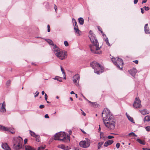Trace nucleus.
Returning <instances> with one entry per match:
<instances>
[{
    "instance_id": "ddd939ff",
    "label": "nucleus",
    "mask_w": 150,
    "mask_h": 150,
    "mask_svg": "<svg viewBox=\"0 0 150 150\" xmlns=\"http://www.w3.org/2000/svg\"><path fill=\"white\" fill-rule=\"evenodd\" d=\"M2 147L3 149L5 150H11L7 143L3 144Z\"/></svg>"
},
{
    "instance_id": "49530a36",
    "label": "nucleus",
    "mask_w": 150,
    "mask_h": 150,
    "mask_svg": "<svg viewBox=\"0 0 150 150\" xmlns=\"http://www.w3.org/2000/svg\"><path fill=\"white\" fill-rule=\"evenodd\" d=\"M120 144L119 143H117L116 145V146L117 148L118 149L119 148L120 146Z\"/></svg>"
},
{
    "instance_id": "4d7b16f0",
    "label": "nucleus",
    "mask_w": 150,
    "mask_h": 150,
    "mask_svg": "<svg viewBox=\"0 0 150 150\" xmlns=\"http://www.w3.org/2000/svg\"><path fill=\"white\" fill-rule=\"evenodd\" d=\"M147 0H143L142 2V4H143L144 3H145L147 1Z\"/></svg>"
},
{
    "instance_id": "0e129e2a",
    "label": "nucleus",
    "mask_w": 150,
    "mask_h": 150,
    "mask_svg": "<svg viewBox=\"0 0 150 150\" xmlns=\"http://www.w3.org/2000/svg\"><path fill=\"white\" fill-rule=\"evenodd\" d=\"M70 93L71 94H75L74 93V92L73 91H71V93Z\"/></svg>"
},
{
    "instance_id": "69168bd1",
    "label": "nucleus",
    "mask_w": 150,
    "mask_h": 150,
    "mask_svg": "<svg viewBox=\"0 0 150 150\" xmlns=\"http://www.w3.org/2000/svg\"><path fill=\"white\" fill-rule=\"evenodd\" d=\"M69 134L71 135V133H72L71 131L70 130L69 131Z\"/></svg>"
},
{
    "instance_id": "473e14b6",
    "label": "nucleus",
    "mask_w": 150,
    "mask_h": 150,
    "mask_svg": "<svg viewBox=\"0 0 150 150\" xmlns=\"http://www.w3.org/2000/svg\"><path fill=\"white\" fill-rule=\"evenodd\" d=\"M103 144V142H99L98 144V149H100L101 146H102Z\"/></svg>"
},
{
    "instance_id": "a878e982",
    "label": "nucleus",
    "mask_w": 150,
    "mask_h": 150,
    "mask_svg": "<svg viewBox=\"0 0 150 150\" xmlns=\"http://www.w3.org/2000/svg\"><path fill=\"white\" fill-rule=\"evenodd\" d=\"M87 100L88 101V102L89 103H91L92 104V105H93V107H97L98 106V104L97 103H96V102L93 103V102H91L90 101L88 100Z\"/></svg>"
},
{
    "instance_id": "e2e57ef3",
    "label": "nucleus",
    "mask_w": 150,
    "mask_h": 150,
    "mask_svg": "<svg viewBox=\"0 0 150 150\" xmlns=\"http://www.w3.org/2000/svg\"><path fill=\"white\" fill-rule=\"evenodd\" d=\"M144 150H150V149L147 148H143Z\"/></svg>"
},
{
    "instance_id": "58836bf2",
    "label": "nucleus",
    "mask_w": 150,
    "mask_h": 150,
    "mask_svg": "<svg viewBox=\"0 0 150 150\" xmlns=\"http://www.w3.org/2000/svg\"><path fill=\"white\" fill-rule=\"evenodd\" d=\"M60 67H61V70L62 71V72L63 74H65V73L64 71V69L61 66H60Z\"/></svg>"
},
{
    "instance_id": "5701e85b",
    "label": "nucleus",
    "mask_w": 150,
    "mask_h": 150,
    "mask_svg": "<svg viewBox=\"0 0 150 150\" xmlns=\"http://www.w3.org/2000/svg\"><path fill=\"white\" fill-rule=\"evenodd\" d=\"M144 122H148L150 121V116L149 115L146 116L144 118Z\"/></svg>"
},
{
    "instance_id": "680f3d73",
    "label": "nucleus",
    "mask_w": 150,
    "mask_h": 150,
    "mask_svg": "<svg viewBox=\"0 0 150 150\" xmlns=\"http://www.w3.org/2000/svg\"><path fill=\"white\" fill-rule=\"evenodd\" d=\"M113 127H115V122L113 121Z\"/></svg>"
},
{
    "instance_id": "13d9d810",
    "label": "nucleus",
    "mask_w": 150,
    "mask_h": 150,
    "mask_svg": "<svg viewBox=\"0 0 150 150\" xmlns=\"http://www.w3.org/2000/svg\"><path fill=\"white\" fill-rule=\"evenodd\" d=\"M45 118H49V117L48 115V114H46L45 116Z\"/></svg>"
},
{
    "instance_id": "4468645a",
    "label": "nucleus",
    "mask_w": 150,
    "mask_h": 150,
    "mask_svg": "<svg viewBox=\"0 0 150 150\" xmlns=\"http://www.w3.org/2000/svg\"><path fill=\"white\" fill-rule=\"evenodd\" d=\"M11 128L6 127L4 126L0 125V130L4 131H10Z\"/></svg>"
},
{
    "instance_id": "6e6d98bb",
    "label": "nucleus",
    "mask_w": 150,
    "mask_h": 150,
    "mask_svg": "<svg viewBox=\"0 0 150 150\" xmlns=\"http://www.w3.org/2000/svg\"><path fill=\"white\" fill-rule=\"evenodd\" d=\"M149 9V8L148 7H145V10L148 11Z\"/></svg>"
},
{
    "instance_id": "7ed1b4c3",
    "label": "nucleus",
    "mask_w": 150,
    "mask_h": 150,
    "mask_svg": "<svg viewBox=\"0 0 150 150\" xmlns=\"http://www.w3.org/2000/svg\"><path fill=\"white\" fill-rule=\"evenodd\" d=\"M53 52L56 56L61 60L65 59L67 57V52L61 50L57 46H55Z\"/></svg>"
},
{
    "instance_id": "b1692460",
    "label": "nucleus",
    "mask_w": 150,
    "mask_h": 150,
    "mask_svg": "<svg viewBox=\"0 0 150 150\" xmlns=\"http://www.w3.org/2000/svg\"><path fill=\"white\" fill-rule=\"evenodd\" d=\"M100 139L104 140H105L107 138V137L103 136V132H100Z\"/></svg>"
},
{
    "instance_id": "39448f33",
    "label": "nucleus",
    "mask_w": 150,
    "mask_h": 150,
    "mask_svg": "<svg viewBox=\"0 0 150 150\" xmlns=\"http://www.w3.org/2000/svg\"><path fill=\"white\" fill-rule=\"evenodd\" d=\"M91 66L94 69V72L97 74H99L100 72L102 73L103 71L104 68L99 64L96 62H93L91 64Z\"/></svg>"
},
{
    "instance_id": "a18cd8bd",
    "label": "nucleus",
    "mask_w": 150,
    "mask_h": 150,
    "mask_svg": "<svg viewBox=\"0 0 150 150\" xmlns=\"http://www.w3.org/2000/svg\"><path fill=\"white\" fill-rule=\"evenodd\" d=\"M72 21L73 24H75V23H77L76 20L73 18H72Z\"/></svg>"
},
{
    "instance_id": "f704fd0d",
    "label": "nucleus",
    "mask_w": 150,
    "mask_h": 150,
    "mask_svg": "<svg viewBox=\"0 0 150 150\" xmlns=\"http://www.w3.org/2000/svg\"><path fill=\"white\" fill-rule=\"evenodd\" d=\"M129 136H130V135H133L134 136V137H137V135L135 134L134 133V132H131V133H130L129 134Z\"/></svg>"
},
{
    "instance_id": "c03bdc74",
    "label": "nucleus",
    "mask_w": 150,
    "mask_h": 150,
    "mask_svg": "<svg viewBox=\"0 0 150 150\" xmlns=\"http://www.w3.org/2000/svg\"><path fill=\"white\" fill-rule=\"evenodd\" d=\"M72 21L73 24H75V23H77L76 20L73 18H72Z\"/></svg>"
},
{
    "instance_id": "5fc2aeb1",
    "label": "nucleus",
    "mask_w": 150,
    "mask_h": 150,
    "mask_svg": "<svg viewBox=\"0 0 150 150\" xmlns=\"http://www.w3.org/2000/svg\"><path fill=\"white\" fill-rule=\"evenodd\" d=\"M141 13L143 14L144 13V10H143V8H141Z\"/></svg>"
},
{
    "instance_id": "79ce46f5",
    "label": "nucleus",
    "mask_w": 150,
    "mask_h": 150,
    "mask_svg": "<svg viewBox=\"0 0 150 150\" xmlns=\"http://www.w3.org/2000/svg\"><path fill=\"white\" fill-rule=\"evenodd\" d=\"M11 83V81L10 80H8L6 82V84L8 86L10 85Z\"/></svg>"
},
{
    "instance_id": "2f4dec72",
    "label": "nucleus",
    "mask_w": 150,
    "mask_h": 150,
    "mask_svg": "<svg viewBox=\"0 0 150 150\" xmlns=\"http://www.w3.org/2000/svg\"><path fill=\"white\" fill-rule=\"evenodd\" d=\"M97 28L98 30L101 33L103 34V35L104 36V33L103 32L102 28L99 26H98Z\"/></svg>"
},
{
    "instance_id": "a211bd4d",
    "label": "nucleus",
    "mask_w": 150,
    "mask_h": 150,
    "mask_svg": "<svg viewBox=\"0 0 150 150\" xmlns=\"http://www.w3.org/2000/svg\"><path fill=\"white\" fill-rule=\"evenodd\" d=\"M140 112L143 115L147 114L149 113V112L146 109H144L142 110H140Z\"/></svg>"
},
{
    "instance_id": "c9c22d12",
    "label": "nucleus",
    "mask_w": 150,
    "mask_h": 150,
    "mask_svg": "<svg viewBox=\"0 0 150 150\" xmlns=\"http://www.w3.org/2000/svg\"><path fill=\"white\" fill-rule=\"evenodd\" d=\"M145 129L147 131L149 132L150 131V127H149V126L146 127H145Z\"/></svg>"
},
{
    "instance_id": "423d86ee",
    "label": "nucleus",
    "mask_w": 150,
    "mask_h": 150,
    "mask_svg": "<svg viewBox=\"0 0 150 150\" xmlns=\"http://www.w3.org/2000/svg\"><path fill=\"white\" fill-rule=\"evenodd\" d=\"M113 63L120 69H123V62L122 59L118 57H116L115 58L113 57Z\"/></svg>"
},
{
    "instance_id": "f8f14e48",
    "label": "nucleus",
    "mask_w": 150,
    "mask_h": 150,
    "mask_svg": "<svg viewBox=\"0 0 150 150\" xmlns=\"http://www.w3.org/2000/svg\"><path fill=\"white\" fill-rule=\"evenodd\" d=\"M5 107L6 103L4 101L2 104L1 109L0 110V111L1 112L4 113L6 111Z\"/></svg>"
},
{
    "instance_id": "1a4fd4ad",
    "label": "nucleus",
    "mask_w": 150,
    "mask_h": 150,
    "mask_svg": "<svg viewBox=\"0 0 150 150\" xmlns=\"http://www.w3.org/2000/svg\"><path fill=\"white\" fill-rule=\"evenodd\" d=\"M141 102L139 98H136L133 104V106L135 108H139L141 107Z\"/></svg>"
},
{
    "instance_id": "f257e3e1",
    "label": "nucleus",
    "mask_w": 150,
    "mask_h": 150,
    "mask_svg": "<svg viewBox=\"0 0 150 150\" xmlns=\"http://www.w3.org/2000/svg\"><path fill=\"white\" fill-rule=\"evenodd\" d=\"M88 37L91 42L93 44V45H91L89 46L92 52L95 54H101L102 51L100 50L101 47H99V43L95 36V35L90 31Z\"/></svg>"
},
{
    "instance_id": "20e7f679",
    "label": "nucleus",
    "mask_w": 150,
    "mask_h": 150,
    "mask_svg": "<svg viewBox=\"0 0 150 150\" xmlns=\"http://www.w3.org/2000/svg\"><path fill=\"white\" fill-rule=\"evenodd\" d=\"M54 139L62 141L65 142L67 140H70V137L67 135L64 132H59L55 135Z\"/></svg>"
},
{
    "instance_id": "72a5a7b5",
    "label": "nucleus",
    "mask_w": 150,
    "mask_h": 150,
    "mask_svg": "<svg viewBox=\"0 0 150 150\" xmlns=\"http://www.w3.org/2000/svg\"><path fill=\"white\" fill-rule=\"evenodd\" d=\"M73 24V25L74 27V30H75V28H76V29L77 28V29L79 28L77 23H75V24Z\"/></svg>"
},
{
    "instance_id": "c756f323",
    "label": "nucleus",
    "mask_w": 150,
    "mask_h": 150,
    "mask_svg": "<svg viewBox=\"0 0 150 150\" xmlns=\"http://www.w3.org/2000/svg\"><path fill=\"white\" fill-rule=\"evenodd\" d=\"M54 79L57 80V81H59L60 82L62 81V80L61 79L60 77H59L58 76H56L55 78Z\"/></svg>"
},
{
    "instance_id": "7c9ffc66",
    "label": "nucleus",
    "mask_w": 150,
    "mask_h": 150,
    "mask_svg": "<svg viewBox=\"0 0 150 150\" xmlns=\"http://www.w3.org/2000/svg\"><path fill=\"white\" fill-rule=\"evenodd\" d=\"M104 40L106 42V43L107 45H110V44L108 41V38H104Z\"/></svg>"
},
{
    "instance_id": "4c0bfd02",
    "label": "nucleus",
    "mask_w": 150,
    "mask_h": 150,
    "mask_svg": "<svg viewBox=\"0 0 150 150\" xmlns=\"http://www.w3.org/2000/svg\"><path fill=\"white\" fill-rule=\"evenodd\" d=\"M64 43L65 45L67 47V46H68L69 44H68L67 41H64Z\"/></svg>"
},
{
    "instance_id": "6ab92c4d",
    "label": "nucleus",
    "mask_w": 150,
    "mask_h": 150,
    "mask_svg": "<svg viewBox=\"0 0 150 150\" xmlns=\"http://www.w3.org/2000/svg\"><path fill=\"white\" fill-rule=\"evenodd\" d=\"M74 30L77 36H79L81 35V32L79 30V28L77 29L75 28Z\"/></svg>"
},
{
    "instance_id": "09e8293b",
    "label": "nucleus",
    "mask_w": 150,
    "mask_h": 150,
    "mask_svg": "<svg viewBox=\"0 0 150 150\" xmlns=\"http://www.w3.org/2000/svg\"><path fill=\"white\" fill-rule=\"evenodd\" d=\"M81 110L82 111V115H83L84 116H85L86 115V114L83 111V110L81 109Z\"/></svg>"
},
{
    "instance_id": "3c124183",
    "label": "nucleus",
    "mask_w": 150,
    "mask_h": 150,
    "mask_svg": "<svg viewBox=\"0 0 150 150\" xmlns=\"http://www.w3.org/2000/svg\"><path fill=\"white\" fill-rule=\"evenodd\" d=\"M45 100H47V96L46 94H45Z\"/></svg>"
},
{
    "instance_id": "2eb2a0df",
    "label": "nucleus",
    "mask_w": 150,
    "mask_h": 150,
    "mask_svg": "<svg viewBox=\"0 0 150 150\" xmlns=\"http://www.w3.org/2000/svg\"><path fill=\"white\" fill-rule=\"evenodd\" d=\"M148 24H146L144 26V30L145 33L146 34H150V30L148 27Z\"/></svg>"
},
{
    "instance_id": "4be33fe9",
    "label": "nucleus",
    "mask_w": 150,
    "mask_h": 150,
    "mask_svg": "<svg viewBox=\"0 0 150 150\" xmlns=\"http://www.w3.org/2000/svg\"><path fill=\"white\" fill-rule=\"evenodd\" d=\"M137 141L140 144L142 145H145V142L144 141L142 140L139 139H138L137 140Z\"/></svg>"
},
{
    "instance_id": "dca6fc26",
    "label": "nucleus",
    "mask_w": 150,
    "mask_h": 150,
    "mask_svg": "<svg viewBox=\"0 0 150 150\" xmlns=\"http://www.w3.org/2000/svg\"><path fill=\"white\" fill-rule=\"evenodd\" d=\"M46 41L50 45H51L54 46L53 48V51L54 50V47H55V46H57L56 45H54V44L53 41L52 40H51L50 39H47L46 40Z\"/></svg>"
},
{
    "instance_id": "c85d7f7f",
    "label": "nucleus",
    "mask_w": 150,
    "mask_h": 150,
    "mask_svg": "<svg viewBox=\"0 0 150 150\" xmlns=\"http://www.w3.org/2000/svg\"><path fill=\"white\" fill-rule=\"evenodd\" d=\"M35 137L36 139V141L38 142H40V137L39 135H36Z\"/></svg>"
},
{
    "instance_id": "de8ad7c7",
    "label": "nucleus",
    "mask_w": 150,
    "mask_h": 150,
    "mask_svg": "<svg viewBox=\"0 0 150 150\" xmlns=\"http://www.w3.org/2000/svg\"><path fill=\"white\" fill-rule=\"evenodd\" d=\"M44 107H45L44 105H41L39 106V108L41 109L43 108H44Z\"/></svg>"
},
{
    "instance_id": "e433bc0d",
    "label": "nucleus",
    "mask_w": 150,
    "mask_h": 150,
    "mask_svg": "<svg viewBox=\"0 0 150 150\" xmlns=\"http://www.w3.org/2000/svg\"><path fill=\"white\" fill-rule=\"evenodd\" d=\"M45 147L44 146H41L39 147L38 149V150H43L45 148Z\"/></svg>"
},
{
    "instance_id": "338daca9",
    "label": "nucleus",
    "mask_w": 150,
    "mask_h": 150,
    "mask_svg": "<svg viewBox=\"0 0 150 150\" xmlns=\"http://www.w3.org/2000/svg\"><path fill=\"white\" fill-rule=\"evenodd\" d=\"M42 95H43L45 94V92L44 91H43L42 92Z\"/></svg>"
},
{
    "instance_id": "6e6552de",
    "label": "nucleus",
    "mask_w": 150,
    "mask_h": 150,
    "mask_svg": "<svg viewBox=\"0 0 150 150\" xmlns=\"http://www.w3.org/2000/svg\"><path fill=\"white\" fill-rule=\"evenodd\" d=\"M90 145L89 141H81L79 143L80 146L83 148H86L89 146Z\"/></svg>"
},
{
    "instance_id": "9b49d317",
    "label": "nucleus",
    "mask_w": 150,
    "mask_h": 150,
    "mask_svg": "<svg viewBox=\"0 0 150 150\" xmlns=\"http://www.w3.org/2000/svg\"><path fill=\"white\" fill-rule=\"evenodd\" d=\"M129 71L132 76H134L137 73V71L135 68H134L131 70Z\"/></svg>"
},
{
    "instance_id": "0eeeda50",
    "label": "nucleus",
    "mask_w": 150,
    "mask_h": 150,
    "mask_svg": "<svg viewBox=\"0 0 150 150\" xmlns=\"http://www.w3.org/2000/svg\"><path fill=\"white\" fill-rule=\"evenodd\" d=\"M18 144L16 145L14 144L13 145L14 148L16 149H18L21 148L22 143L23 142V139L21 137L18 138Z\"/></svg>"
},
{
    "instance_id": "f3484780",
    "label": "nucleus",
    "mask_w": 150,
    "mask_h": 150,
    "mask_svg": "<svg viewBox=\"0 0 150 150\" xmlns=\"http://www.w3.org/2000/svg\"><path fill=\"white\" fill-rule=\"evenodd\" d=\"M112 143V140H108L105 142V143L104 144V146L105 147H107L108 146L111 144Z\"/></svg>"
},
{
    "instance_id": "ea45409f",
    "label": "nucleus",
    "mask_w": 150,
    "mask_h": 150,
    "mask_svg": "<svg viewBox=\"0 0 150 150\" xmlns=\"http://www.w3.org/2000/svg\"><path fill=\"white\" fill-rule=\"evenodd\" d=\"M11 128V130L10 131H9V132H10L12 134H13L15 133V132L14 131H13V130L14 129V128Z\"/></svg>"
},
{
    "instance_id": "864d4df0",
    "label": "nucleus",
    "mask_w": 150,
    "mask_h": 150,
    "mask_svg": "<svg viewBox=\"0 0 150 150\" xmlns=\"http://www.w3.org/2000/svg\"><path fill=\"white\" fill-rule=\"evenodd\" d=\"M138 0H134V4H137L138 2Z\"/></svg>"
},
{
    "instance_id": "603ef678",
    "label": "nucleus",
    "mask_w": 150,
    "mask_h": 150,
    "mask_svg": "<svg viewBox=\"0 0 150 150\" xmlns=\"http://www.w3.org/2000/svg\"><path fill=\"white\" fill-rule=\"evenodd\" d=\"M107 138L108 139H112V136H109Z\"/></svg>"
},
{
    "instance_id": "37998d69",
    "label": "nucleus",
    "mask_w": 150,
    "mask_h": 150,
    "mask_svg": "<svg viewBox=\"0 0 150 150\" xmlns=\"http://www.w3.org/2000/svg\"><path fill=\"white\" fill-rule=\"evenodd\" d=\"M54 8L55 11L56 12H57V7L55 4L54 5Z\"/></svg>"
},
{
    "instance_id": "f03ea898",
    "label": "nucleus",
    "mask_w": 150,
    "mask_h": 150,
    "mask_svg": "<svg viewBox=\"0 0 150 150\" xmlns=\"http://www.w3.org/2000/svg\"><path fill=\"white\" fill-rule=\"evenodd\" d=\"M102 116L105 126L108 128L112 129V115H111L110 110L107 108H104L102 113Z\"/></svg>"
},
{
    "instance_id": "cd10ccee",
    "label": "nucleus",
    "mask_w": 150,
    "mask_h": 150,
    "mask_svg": "<svg viewBox=\"0 0 150 150\" xmlns=\"http://www.w3.org/2000/svg\"><path fill=\"white\" fill-rule=\"evenodd\" d=\"M127 118H128V120L130 121L131 122H132L133 123H134V120L132 117H131L129 115L127 116Z\"/></svg>"
},
{
    "instance_id": "8fccbe9b",
    "label": "nucleus",
    "mask_w": 150,
    "mask_h": 150,
    "mask_svg": "<svg viewBox=\"0 0 150 150\" xmlns=\"http://www.w3.org/2000/svg\"><path fill=\"white\" fill-rule=\"evenodd\" d=\"M133 62L135 63L136 64H138V61L137 60H136L133 61Z\"/></svg>"
},
{
    "instance_id": "bb28decb",
    "label": "nucleus",
    "mask_w": 150,
    "mask_h": 150,
    "mask_svg": "<svg viewBox=\"0 0 150 150\" xmlns=\"http://www.w3.org/2000/svg\"><path fill=\"white\" fill-rule=\"evenodd\" d=\"M29 132L30 134L32 136L35 137L36 135L35 133L32 131L30 130Z\"/></svg>"
},
{
    "instance_id": "393cba45",
    "label": "nucleus",
    "mask_w": 150,
    "mask_h": 150,
    "mask_svg": "<svg viewBox=\"0 0 150 150\" xmlns=\"http://www.w3.org/2000/svg\"><path fill=\"white\" fill-rule=\"evenodd\" d=\"M58 147L64 150H67V146H66L64 145H59Z\"/></svg>"
},
{
    "instance_id": "9d476101",
    "label": "nucleus",
    "mask_w": 150,
    "mask_h": 150,
    "mask_svg": "<svg viewBox=\"0 0 150 150\" xmlns=\"http://www.w3.org/2000/svg\"><path fill=\"white\" fill-rule=\"evenodd\" d=\"M79 79L80 76L78 74L75 75L73 77V82L76 86L79 85Z\"/></svg>"
},
{
    "instance_id": "aec40b11",
    "label": "nucleus",
    "mask_w": 150,
    "mask_h": 150,
    "mask_svg": "<svg viewBox=\"0 0 150 150\" xmlns=\"http://www.w3.org/2000/svg\"><path fill=\"white\" fill-rule=\"evenodd\" d=\"M25 150H35V149L30 146H25Z\"/></svg>"
},
{
    "instance_id": "052dcab7",
    "label": "nucleus",
    "mask_w": 150,
    "mask_h": 150,
    "mask_svg": "<svg viewBox=\"0 0 150 150\" xmlns=\"http://www.w3.org/2000/svg\"><path fill=\"white\" fill-rule=\"evenodd\" d=\"M39 93V92H38L36 94L35 96V97H36L37 96H38Z\"/></svg>"
},
{
    "instance_id": "a19ab883",
    "label": "nucleus",
    "mask_w": 150,
    "mask_h": 150,
    "mask_svg": "<svg viewBox=\"0 0 150 150\" xmlns=\"http://www.w3.org/2000/svg\"><path fill=\"white\" fill-rule=\"evenodd\" d=\"M47 31L50 32V28L49 25H48L47 26Z\"/></svg>"
},
{
    "instance_id": "774afa93",
    "label": "nucleus",
    "mask_w": 150,
    "mask_h": 150,
    "mask_svg": "<svg viewBox=\"0 0 150 150\" xmlns=\"http://www.w3.org/2000/svg\"><path fill=\"white\" fill-rule=\"evenodd\" d=\"M32 65H34V66H36V64H35V63H32Z\"/></svg>"
},
{
    "instance_id": "412c9836",
    "label": "nucleus",
    "mask_w": 150,
    "mask_h": 150,
    "mask_svg": "<svg viewBox=\"0 0 150 150\" xmlns=\"http://www.w3.org/2000/svg\"><path fill=\"white\" fill-rule=\"evenodd\" d=\"M78 21L79 23L81 25H83V24L84 20L82 18L80 17L79 18Z\"/></svg>"
},
{
    "instance_id": "bf43d9fd",
    "label": "nucleus",
    "mask_w": 150,
    "mask_h": 150,
    "mask_svg": "<svg viewBox=\"0 0 150 150\" xmlns=\"http://www.w3.org/2000/svg\"><path fill=\"white\" fill-rule=\"evenodd\" d=\"M28 140L27 139H25L24 140V144H25L27 143Z\"/></svg>"
}]
</instances>
